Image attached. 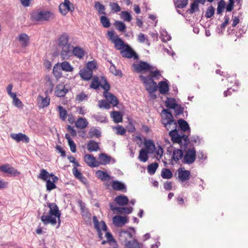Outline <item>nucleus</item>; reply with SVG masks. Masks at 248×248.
I'll list each match as a JSON object with an SVG mask.
<instances>
[{
	"instance_id": "obj_56",
	"label": "nucleus",
	"mask_w": 248,
	"mask_h": 248,
	"mask_svg": "<svg viewBox=\"0 0 248 248\" xmlns=\"http://www.w3.org/2000/svg\"><path fill=\"white\" fill-rule=\"evenodd\" d=\"M88 98V95L84 92H81L77 95L76 99L79 102L84 100H87Z\"/></svg>"
},
{
	"instance_id": "obj_35",
	"label": "nucleus",
	"mask_w": 248,
	"mask_h": 248,
	"mask_svg": "<svg viewBox=\"0 0 248 248\" xmlns=\"http://www.w3.org/2000/svg\"><path fill=\"white\" fill-rule=\"evenodd\" d=\"M111 117L113 119L114 122L119 123L122 122L123 116L119 111H113L110 114Z\"/></svg>"
},
{
	"instance_id": "obj_63",
	"label": "nucleus",
	"mask_w": 248,
	"mask_h": 248,
	"mask_svg": "<svg viewBox=\"0 0 248 248\" xmlns=\"http://www.w3.org/2000/svg\"><path fill=\"white\" fill-rule=\"evenodd\" d=\"M215 13V10L213 6H210L207 9L206 13H205V16L207 18H210Z\"/></svg>"
},
{
	"instance_id": "obj_36",
	"label": "nucleus",
	"mask_w": 248,
	"mask_h": 248,
	"mask_svg": "<svg viewBox=\"0 0 248 248\" xmlns=\"http://www.w3.org/2000/svg\"><path fill=\"white\" fill-rule=\"evenodd\" d=\"M149 153L146 150L141 149L139 152L138 159L141 162H145L148 159V154Z\"/></svg>"
},
{
	"instance_id": "obj_45",
	"label": "nucleus",
	"mask_w": 248,
	"mask_h": 248,
	"mask_svg": "<svg viewBox=\"0 0 248 248\" xmlns=\"http://www.w3.org/2000/svg\"><path fill=\"white\" fill-rule=\"evenodd\" d=\"M50 177V174H49L46 170L42 169L40 170V173L38 176V178L46 181L48 180V178Z\"/></svg>"
},
{
	"instance_id": "obj_16",
	"label": "nucleus",
	"mask_w": 248,
	"mask_h": 248,
	"mask_svg": "<svg viewBox=\"0 0 248 248\" xmlns=\"http://www.w3.org/2000/svg\"><path fill=\"white\" fill-rule=\"evenodd\" d=\"M11 137L17 142L22 141L25 143H29L30 142L29 138L22 133H12L11 134Z\"/></svg>"
},
{
	"instance_id": "obj_44",
	"label": "nucleus",
	"mask_w": 248,
	"mask_h": 248,
	"mask_svg": "<svg viewBox=\"0 0 248 248\" xmlns=\"http://www.w3.org/2000/svg\"><path fill=\"white\" fill-rule=\"evenodd\" d=\"M161 175L163 178L169 179L172 177V173L170 169L164 168L162 170Z\"/></svg>"
},
{
	"instance_id": "obj_7",
	"label": "nucleus",
	"mask_w": 248,
	"mask_h": 248,
	"mask_svg": "<svg viewBox=\"0 0 248 248\" xmlns=\"http://www.w3.org/2000/svg\"><path fill=\"white\" fill-rule=\"evenodd\" d=\"M189 142V141L186 145H184V141L183 140H182V143H178L180 144L181 149H175L172 153V158L175 161L177 162L180 159L182 160L184 155V153L182 151L183 150L184 151L187 148Z\"/></svg>"
},
{
	"instance_id": "obj_3",
	"label": "nucleus",
	"mask_w": 248,
	"mask_h": 248,
	"mask_svg": "<svg viewBox=\"0 0 248 248\" xmlns=\"http://www.w3.org/2000/svg\"><path fill=\"white\" fill-rule=\"evenodd\" d=\"M100 86L104 91H108L110 90V85L104 77H101L99 80L98 77L94 76L93 78L90 88L93 89H97Z\"/></svg>"
},
{
	"instance_id": "obj_5",
	"label": "nucleus",
	"mask_w": 248,
	"mask_h": 248,
	"mask_svg": "<svg viewBox=\"0 0 248 248\" xmlns=\"http://www.w3.org/2000/svg\"><path fill=\"white\" fill-rule=\"evenodd\" d=\"M140 78L143 82L146 90L151 95L156 91L158 88L157 85L152 78L141 75L140 76Z\"/></svg>"
},
{
	"instance_id": "obj_18",
	"label": "nucleus",
	"mask_w": 248,
	"mask_h": 248,
	"mask_svg": "<svg viewBox=\"0 0 248 248\" xmlns=\"http://www.w3.org/2000/svg\"><path fill=\"white\" fill-rule=\"evenodd\" d=\"M112 221L116 227H122L128 222L126 217L119 215L113 217Z\"/></svg>"
},
{
	"instance_id": "obj_8",
	"label": "nucleus",
	"mask_w": 248,
	"mask_h": 248,
	"mask_svg": "<svg viewBox=\"0 0 248 248\" xmlns=\"http://www.w3.org/2000/svg\"><path fill=\"white\" fill-rule=\"evenodd\" d=\"M136 232L134 228L130 227L126 230H122L119 232L120 239L122 241H129L128 239H131L135 234Z\"/></svg>"
},
{
	"instance_id": "obj_55",
	"label": "nucleus",
	"mask_w": 248,
	"mask_h": 248,
	"mask_svg": "<svg viewBox=\"0 0 248 248\" xmlns=\"http://www.w3.org/2000/svg\"><path fill=\"white\" fill-rule=\"evenodd\" d=\"M149 72L151 73V77L152 79L153 78H158L159 76H160V73L159 70H158L155 67L152 66L151 69H150Z\"/></svg>"
},
{
	"instance_id": "obj_13",
	"label": "nucleus",
	"mask_w": 248,
	"mask_h": 248,
	"mask_svg": "<svg viewBox=\"0 0 248 248\" xmlns=\"http://www.w3.org/2000/svg\"><path fill=\"white\" fill-rule=\"evenodd\" d=\"M152 66L148 63L143 61H140L138 63L134 65L135 69L138 73L144 71H149Z\"/></svg>"
},
{
	"instance_id": "obj_22",
	"label": "nucleus",
	"mask_w": 248,
	"mask_h": 248,
	"mask_svg": "<svg viewBox=\"0 0 248 248\" xmlns=\"http://www.w3.org/2000/svg\"><path fill=\"white\" fill-rule=\"evenodd\" d=\"M50 176L52 181H51L49 179L46 181V189L48 191H50L56 187V186L54 183L58 180V178L53 174L51 173Z\"/></svg>"
},
{
	"instance_id": "obj_59",
	"label": "nucleus",
	"mask_w": 248,
	"mask_h": 248,
	"mask_svg": "<svg viewBox=\"0 0 248 248\" xmlns=\"http://www.w3.org/2000/svg\"><path fill=\"white\" fill-rule=\"evenodd\" d=\"M98 106L99 108H104L106 109H108L110 108V104L107 101L101 100L99 101Z\"/></svg>"
},
{
	"instance_id": "obj_49",
	"label": "nucleus",
	"mask_w": 248,
	"mask_h": 248,
	"mask_svg": "<svg viewBox=\"0 0 248 248\" xmlns=\"http://www.w3.org/2000/svg\"><path fill=\"white\" fill-rule=\"evenodd\" d=\"M11 98L13 99V103L15 106L19 108H23L24 105L20 100L16 97V94L13 95Z\"/></svg>"
},
{
	"instance_id": "obj_52",
	"label": "nucleus",
	"mask_w": 248,
	"mask_h": 248,
	"mask_svg": "<svg viewBox=\"0 0 248 248\" xmlns=\"http://www.w3.org/2000/svg\"><path fill=\"white\" fill-rule=\"evenodd\" d=\"M100 22L104 28H108L110 26L109 20L105 15L100 17Z\"/></svg>"
},
{
	"instance_id": "obj_19",
	"label": "nucleus",
	"mask_w": 248,
	"mask_h": 248,
	"mask_svg": "<svg viewBox=\"0 0 248 248\" xmlns=\"http://www.w3.org/2000/svg\"><path fill=\"white\" fill-rule=\"evenodd\" d=\"M103 95L106 98V100L110 105L111 104L113 107H115L118 105V99L112 93H109L108 91H104Z\"/></svg>"
},
{
	"instance_id": "obj_54",
	"label": "nucleus",
	"mask_w": 248,
	"mask_h": 248,
	"mask_svg": "<svg viewBox=\"0 0 248 248\" xmlns=\"http://www.w3.org/2000/svg\"><path fill=\"white\" fill-rule=\"evenodd\" d=\"M160 33L161 40L163 42H166L171 40L170 35L168 34L165 30H162Z\"/></svg>"
},
{
	"instance_id": "obj_42",
	"label": "nucleus",
	"mask_w": 248,
	"mask_h": 248,
	"mask_svg": "<svg viewBox=\"0 0 248 248\" xmlns=\"http://www.w3.org/2000/svg\"><path fill=\"white\" fill-rule=\"evenodd\" d=\"M94 7L98 11L99 14L106 15L105 7L100 2L96 1L95 2Z\"/></svg>"
},
{
	"instance_id": "obj_46",
	"label": "nucleus",
	"mask_w": 248,
	"mask_h": 248,
	"mask_svg": "<svg viewBox=\"0 0 248 248\" xmlns=\"http://www.w3.org/2000/svg\"><path fill=\"white\" fill-rule=\"evenodd\" d=\"M58 110L59 113L60 118L62 121H65L67 116V111L61 106H59Z\"/></svg>"
},
{
	"instance_id": "obj_4",
	"label": "nucleus",
	"mask_w": 248,
	"mask_h": 248,
	"mask_svg": "<svg viewBox=\"0 0 248 248\" xmlns=\"http://www.w3.org/2000/svg\"><path fill=\"white\" fill-rule=\"evenodd\" d=\"M31 18L36 21H47L53 18V14L47 11H36L32 13Z\"/></svg>"
},
{
	"instance_id": "obj_14",
	"label": "nucleus",
	"mask_w": 248,
	"mask_h": 248,
	"mask_svg": "<svg viewBox=\"0 0 248 248\" xmlns=\"http://www.w3.org/2000/svg\"><path fill=\"white\" fill-rule=\"evenodd\" d=\"M60 48L62 49L60 54L62 59H69L72 54V48L73 49V46L71 45H69L63 46Z\"/></svg>"
},
{
	"instance_id": "obj_62",
	"label": "nucleus",
	"mask_w": 248,
	"mask_h": 248,
	"mask_svg": "<svg viewBox=\"0 0 248 248\" xmlns=\"http://www.w3.org/2000/svg\"><path fill=\"white\" fill-rule=\"evenodd\" d=\"M92 117L94 118L96 121L103 123L107 122L106 117L99 115H93Z\"/></svg>"
},
{
	"instance_id": "obj_40",
	"label": "nucleus",
	"mask_w": 248,
	"mask_h": 248,
	"mask_svg": "<svg viewBox=\"0 0 248 248\" xmlns=\"http://www.w3.org/2000/svg\"><path fill=\"white\" fill-rule=\"evenodd\" d=\"M166 106L168 108L174 109L177 106V103L175 99L172 98H167L165 102Z\"/></svg>"
},
{
	"instance_id": "obj_15",
	"label": "nucleus",
	"mask_w": 248,
	"mask_h": 248,
	"mask_svg": "<svg viewBox=\"0 0 248 248\" xmlns=\"http://www.w3.org/2000/svg\"><path fill=\"white\" fill-rule=\"evenodd\" d=\"M98 159L99 160V164L103 165L109 164L110 163L113 164L116 162L114 158L105 153L100 154L98 156Z\"/></svg>"
},
{
	"instance_id": "obj_30",
	"label": "nucleus",
	"mask_w": 248,
	"mask_h": 248,
	"mask_svg": "<svg viewBox=\"0 0 248 248\" xmlns=\"http://www.w3.org/2000/svg\"><path fill=\"white\" fill-rule=\"evenodd\" d=\"M38 103L40 108H44L47 107L50 104V98L46 96L43 97L41 95L38 96Z\"/></svg>"
},
{
	"instance_id": "obj_12",
	"label": "nucleus",
	"mask_w": 248,
	"mask_h": 248,
	"mask_svg": "<svg viewBox=\"0 0 248 248\" xmlns=\"http://www.w3.org/2000/svg\"><path fill=\"white\" fill-rule=\"evenodd\" d=\"M178 177L181 183H183L190 179V172L189 171L185 170L184 168H181L177 170Z\"/></svg>"
},
{
	"instance_id": "obj_6",
	"label": "nucleus",
	"mask_w": 248,
	"mask_h": 248,
	"mask_svg": "<svg viewBox=\"0 0 248 248\" xmlns=\"http://www.w3.org/2000/svg\"><path fill=\"white\" fill-rule=\"evenodd\" d=\"M196 151L195 148L186 149L184 151L183 158L182 161L183 163L190 165L194 162L196 159Z\"/></svg>"
},
{
	"instance_id": "obj_43",
	"label": "nucleus",
	"mask_w": 248,
	"mask_h": 248,
	"mask_svg": "<svg viewBox=\"0 0 248 248\" xmlns=\"http://www.w3.org/2000/svg\"><path fill=\"white\" fill-rule=\"evenodd\" d=\"M61 67L63 71L66 72H72L73 70V67L67 61L62 62L61 63Z\"/></svg>"
},
{
	"instance_id": "obj_25",
	"label": "nucleus",
	"mask_w": 248,
	"mask_h": 248,
	"mask_svg": "<svg viewBox=\"0 0 248 248\" xmlns=\"http://www.w3.org/2000/svg\"><path fill=\"white\" fill-rule=\"evenodd\" d=\"M160 93L165 94L169 91V86L168 80L160 81L157 86Z\"/></svg>"
},
{
	"instance_id": "obj_24",
	"label": "nucleus",
	"mask_w": 248,
	"mask_h": 248,
	"mask_svg": "<svg viewBox=\"0 0 248 248\" xmlns=\"http://www.w3.org/2000/svg\"><path fill=\"white\" fill-rule=\"evenodd\" d=\"M18 41L20 42L22 47H26L29 43V36L25 33H22L18 35Z\"/></svg>"
},
{
	"instance_id": "obj_61",
	"label": "nucleus",
	"mask_w": 248,
	"mask_h": 248,
	"mask_svg": "<svg viewBox=\"0 0 248 248\" xmlns=\"http://www.w3.org/2000/svg\"><path fill=\"white\" fill-rule=\"evenodd\" d=\"M225 3L223 0L218 2L217 8V14H221L225 8Z\"/></svg>"
},
{
	"instance_id": "obj_58",
	"label": "nucleus",
	"mask_w": 248,
	"mask_h": 248,
	"mask_svg": "<svg viewBox=\"0 0 248 248\" xmlns=\"http://www.w3.org/2000/svg\"><path fill=\"white\" fill-rule=\"evenodd\" d=\"M121 17L125 21L130 22L132 19L131 15L127 11H123L121 14Z\"/></svg>"
},
{
	"instance_id": "obj_38",
	"label": "nucleus",
	"mask_w": 248,
	"mask_h": 248,
	"mask_svg": "<svg viewBox=\"0 0 248 248\" xmlns=\"http://www.w3.org/2000/svg\"><path fill=\"white\" fill-rule=\"evenodd\" d=\"M140 244L136 239L126 241L124 244L125 248H140Z\"/></svg>"
},
{
	"instance_id": "obj_17",
	"label": "nucleus",
	"mask_w": 248,
	"mask_h": 248,
	"mask_svg": "<svg viewBox=\"0 0 248 248\" xmlns=\"http://www.w3.org/2000/svg\"><path fill=\"white\" fill-rule=\"evenodd\" d=\"M84 160L86 163L91 167H95L99 165L98 162L92 155L86 154L84 155Z\"/></svg>"
},
{
	"instance_id": "obj_57",
	"label": "nucleus",
	"mask_w": 248,
	"mask_h": 248,
	"mask_svg": "<svg viewBox=\"0 0 248 248\" xmlns=\"http://www.w3.org/2000/svg\"><path fill=\"white\" fill-rule=\"evenodd\" d=\"M109 206L111 210L114 212H116L117 214H123L124 207H116L113 203H110Z\"/></svg>"
},
{
	"instance_id": "obj_47",
	"label": "nucleus",
	"mask_w": 248,
	"mask_h": 248,
	"mask_svg": "<svg viewBox=\"0 0 248 248\" xmlns=\"http://www.w3.org/2000/svg\"><path fill=\"white\" fill-rule=\"evenodd\" d=\"M158 167V165L156 162L150 164L148 166V167H147L148 172L150 175L154 174L155 173Z\"/></svg>"
},
{
	"instance_id": "obj_37",
	"label": "nucleus",
	"mask_w": 248,
	"mask_h": 248,
	"mask_svg": "<svg viewBox=\"0 0 248 248\" xmlns=\"http://www.w3.org/2000/svg\"><path fill=\"white\" fill-rule=\"evenodd\" d=\"M178 124L182 131L185 132L188 130L190 132V127L188 123L185 120L179 119L178 121Z\"/></svg>"
},
{
	"instance_id": "obj_50",
	"label": "nucleus",
	"mask_w": 248,
	"mask_h": 248,
	"mask_svg": "<svg viewBox=\"0 0 248 248\" xmlns=\"http://www.w3.org/2000/svg\"><path fill=\"white\" fill-rule=\"evenodd\" d=\"M111 65L109 67V70L111 73H112L115 76L122 77V73L121 71L119 69H116L115 65L112 63L111 62H110Z\"/></svg>"
},
{
	"instance_id": "obj_51",
	"label": "nucleus",
	"mask_w": 248,
	"mask_h": 248,
	"mask_svg": "<svg viewBox=\"0 0 248 248\" xmlns=\"http://www.w3.org/2000/svg\"><path fill=\"white\" fill-rule=\"evenodd\" d=\"M114 26L116 29L121 32H124L126 26L124 23L121 21H116L114 23Z\"/></svg>"
},
{
	"instance_id": "obj_32",
	"label": "nucleus",
	"mask_w": 248,
	"mask_h": 248,
	"mask_svg": "<svg viewBox=\"0 0 248 248\" xmlns=\"http://www.w3.org/2000/svg\"><path fill=\"white\" fill-rule=\"evenodd\" d=\"M144 146L147 152L150 154L154 152L155 149V145L151 140H147L144 142Z\"/></svg>"
},
{
	"instance_id": "obj_20",
	"label": "nucleus",
	"mask_w": 248,
	"mask_h": 248,
	"mask_svg": "<svg viewBox=\"0 0 248 248\" xmlns=\"http://www.w3.org/2000/svg\"><path fill=\"white\" fill-rule=\"evenodd\" d=\"M80 77L84 80H89L93 77V70L89 68H83L79 71Z\"/></svg>"
},
{
	"instance_id": "obj_21",
	"label": "nucleus",
	"mask_w": 248,
	"mask_h": 248,
	"mask_svg": "<svg viewBox=\"0 0 248 248\" xmlns=\"http://www.w3.org/2000/svg\"><path fill=\"white\" fill-rule=\"evenodd\" d=\"M72 53L74 56L79 59H83L86 54L85 50L78 46L73 47Z\"/></svg>"
},
{
	"instance_id": "obj_9",
	"label": "nucleus",
	"mask_w": 248,
	"mask_h": 248,
	"mask_svg": "<svg viewBox=\"0 0 248 248\" xmlns=\"http://www.w3.org/2000/svg\"><path fill=\"white\" fill-rule=\"evenodd\" d=\"M121 54L123 57L126 58H133L134 59L138 58V55L133 51L129 45L126 46L121 51Z\"/></svg>"
},
{
	"instance_id": "obj_53",
	"label": "nucleus",
	"mask_w": 248,
	"mask_h": 248,
	"mask_svg": "<svg viewBox=\"0 0 248 248\" xmlns=\"http://www.w3.org/2000/svg\"><path fill=\"white\" fill-rule=\"evenodd\" d=\"M138 41L140 43H145L148 46H150V45L149 41L147 36H146L144 34L142 33H140L139 34H138Z\"/></svg>"
},
{
	"instance_id": "obj_11",
	"label": "nucleus",
	"mask_w": 248,
	"mask_h": 248,
	"mask_svg": "<svg viewBox=\"0 0 248 248\" xmlns=\"http://www.w3.org/2000/svg\"><path fill=\"white\" fill-rule=\"evenodd\" d=\"M0 170L13 176H16L20 174V172L9 164H5L0 166Z\"/></svg>"
},
{
	"instance_id": "obj_39",
	"label": "nucleus",
	"mask_w": 248,
	"mask_h": 248,
	"mask_svg": "<svg viewBox=\"0 0 248 248\" xmlns=\"http://www.w3.org/2000/svg\"><path fill=\"white\" fill-rule=\"evenodd\" d=\"M95 173L97 177L102 181L109 180L110 179V176L105 171L97 170Z\"/></svg>"
},
{
	"instance_id": "obj_64",
	"label": "nucleus",
	"mask_w": 248,
	"mask_h": 248,
	"mask_svg": "<svg viewBox=\"0 0 248 248\" xmlns=\"http://www.w3.org/2000/svg\"><path fill=\"white\" fill-rule=\"evenodd\" d=\"M176 115L182 114L184 112V108L181 105L177 104V106L174 108Z\"/></svg>"
},
{
	"instance_id": "obj_23",
	"label": "nucleus",
	"mask_w": 248,
	"mask_h": 248,
	"mask_svg": "<svg viewBox=\"0 0 248 248\" xmlns=\"http://www.w3.org/2000/svg\"><path fill=\"white\" fill-rule=\"evenodd\" d=\"M111 186L113 189L117 191H122L125 192L126 191V188L125 185L118 181H113L112 182Z\"/></svg>"
},
{
	"instance_id": "obj_29",
	"label": "nucleus",
	"mask_w": 248,
	"mask_h": 248,
	"mask_svg": "<svg viewBox=\"0 0 248 248\" xmlns=\"http://www.w3.org/2000/svg\"><path fill=\"white\" fill-rule=\"evenodd\" d=\"M89 123L87 119L85 118L80 117L75 122L76 126L80 129H85L88 125Z\"/></svg>"
},
{
	"instance_id": "obj_27",
	"label": "nucleus",
	"mask_w": 248,
	"mask_h": 248,
	"mask_svg": "<svg viewBox=\"0 0 248 248\" xmlns=\"http://www.w3.org/2000/svg\"><path fill=\"white\" fill-rule=\"evenodd\" d=\"M69 36L66 33L61 35L58 39V46L60 47L65 46L71 45L69 43Z\"/></svg>"
},
{
	"instance_id": "obj_60",
	"label": "nucleus",
	"mask_w": 248,
	"mask_h": 248,
	"mask_svg": "<svg viewBox=\"0 0 248 248\" xmlns=\"http://www.w3.org/2000/svg\"><path fill=\"white\" fill-rule=\"evenodd\" d=\"M64 6H65L66 9L70 12H73L75 8L73 4H72L69 0H64V2L62 3Z\"/></svg>"
},
{
	"instance_id": "obj_28",
	"label": "nucleus",
	"mask_w": 248,
	"mask_h": 248,
	"mask_svg": "<svg viewBox=\"0 0 248 248\" xmlns=\"http://www.w3.org/2000/svg\"><path fill=\"white\" fill-rule=\"evenodd\" d=\"M68 92V90L65 89L63 84H59L56 88L55 95L58 97L64 96Z\"/></svg>"
},
{
	"instance_id": "obj_26",
	"label": "nucleus",
	"mask_w": 248,
	"mask_h": 248,
	"mask_svg": "<svg viewBox=\"0 0 248 248\" xmlns=\"http://www.w3.org/2000/svg\"><path fill=\"white\" fill-rule=\"evenodd\" d=\"M93 221L94 224L95 229L98 231H99L101 230L105 231H107V226L104 221H101L99 222L96 216L93 217Z\"/></svg>"
},
{
	"instance_id": "obj_10",
	"label": "nucleus",
	"mask_w": 248,
	"mask_h": 248,
	"mask_svg": "<svg viewBox=\"0 0 248 248\" xmlns=\"http://www.w3.org/2000/svg\"><path fill=\"white\" fill-rule=\"evenodd\" d=\"M162 123L163 124L175 122L172 114L168 109H163L162 111Z\"/></svg>"
},
{
	"instance_id": "obj_33",
	"label": "nucleus",
	"mask_w": 248,
	"mask_h": 248,
	"mask_svg": "<svg viewBox=\"0 0 248 248\" xmlns=\"http://www.w3.org/2000/svg\"><path fill=\"white\" fill-rule=\"evenodd\" d=\"M99 148L98 143L93 140H90L87 144V149L90 152H96Z\"/></svg>"
},
{
	"instance_id": "obj_48",
	"label": "nucleus",
	"mask_w": 248,
	"mask_h": 248,
	"mask_svg": "<svg viewBox=\"0 0 248 248\" xmlns=\"http://www.w3.org/2000/svg\"><path fill=\"white\" fill-rule=\"evenodd\" d=\"M174 3L176 8L183 9L187 5L188 0H175Z\"/></svg>"
},
{
	"instance_id": "obj_2",
	"label": "nucleus",
	"mask_w": 248,
	"mask_h": 248,
	"mask_svg": "<svg viewBox=\"0 0 248 248\" xmlns=\"http://www.w3.org/2000/svg\"><path fill=\"white\" fill-rule=\"evenodd\" d=\"M164 127L168 130L171 129L169 132V135L171 138V140L175 143H181L182 140L184 141V145H186L189 142V140L188 136L186 135H180L176 130L177 124L174 123H170L168 124H163Z\"/></svg>"
},
{
	"instance_id": "obj_1",
	"label": "nucleus",
	"mask_w": 248,
	"mask_h": 248,
	"mask_svg": "<svg viewBox=\"0 0 248 248\" xmlns=\"http://www.w3.org/2000/svg\"><path fill=\"white\" fill-rule=\"evenodd\" d=\"M47 206L49 208L48 213L46 214L44 213L41 217V220L44 225L50 224L54 226L56 224L57 219H58V225L57 227L58 228L60 226L61 215L59 208L55 203H48Z\"/></svg>"
},
{
	"instance_id": "obj_34",
	"label": "nucleus",
	"mask_w": 248,
	"mask_h": 248,
	"mask_svg": "<svg viewBox=\"0 0 248 248\" xmlns=\"http://www.w3.org/2000/svg\"><path fill=\"white\" fill-rule=\"evenodd\" d=\"M113 43L114 44L115 48L117 50H121V51L127 45L125 44L124 41L119 37L115 39Z\"/></svg>"
},
{
	"instance_id": "obj_41",
	"label": "nucleus",
	"mask_w": 248,
	"mask_h": 248,
	"mask_svg": "<svg viewBox=\"0 0 248 248\" xmlns=\"http://www.w3.org/2000/svg\"><path fill=\"white\" fill-rule=\"evenodd\" d=\"M101 131L97 128L93 127L91 128L89 132V135L90 138H98L101 136Z\"/></svg>"
},
{
	"instance_id": "obj_31",
	"label": "nucleus",
	"mask_w": 248,
	"mask_h": 248,
	"mask_svg": "<svg viewBox=\"0 0 248 248\" xmlns=\"http://www.w3.org/2000/svg\"><path fill=\"white\" fill-rule=\"evenodd\" d=\"M115 202L119 205L124 206L127 204L128 202V198L126 196L120 195L116 197L114 199Z\"/></svg>"
}]
</instances>
